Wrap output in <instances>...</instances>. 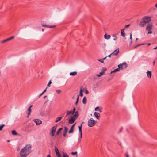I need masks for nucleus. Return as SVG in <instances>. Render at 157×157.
Returning a JSON list of instances; mask_svg holds the SVG:
<instances>
[{"instance_id": "nucleus-43", "label": "nucleus", "mask_w": 157, "mask_h": 157, "mask_svg": "<svg viewBox=\"0 0 157 157\" xmlns=\"http://www.w3.org/2000/svg\"><path fill=\"white\" fill-rule=\"evenodd\" d=\"M14 38V36H12L10 38H8L9 41L13 39Z\"/></svg>"}, {"instance_id": "nucleus-34", "label": "nucleus", "mask_w": 157, "mask_h": 157, "mask_svg": "<svg viewBox=\"0 0 157 157\" xmlns=\"http://www.w3.org/2000/svg\"><path fill=\"white\" fill-rule=\"evenodd\" d=\"M107 70V69L105 67H103L102 70V71L104 73L105 71H106Z\"/></svg>"}, {"instance_id": "nucleus-31", "label": "nucleus", "mask_w": 157, "mask_h": 157, "mask_svg": "<svg viewBox=\"0 0 157 157\" xmlns=\"http://www.w3.org/2000/svg\"><path fill=\"white\" fill-rule=\"evenodd\" d=\"M9 41L8 38L7 39H5L4 40H3V41H2L1 43H5L7 41Z\"/></svg>"}, {"instance_id": "nucleus-21", "label": "nucleus", "mask_w": 157, "mask_h": 157, "mask_svg": "<svg viewBox=\"0 0 157 157\" xmlns=\"http://www.w3.org/2000/svg\"><path fill=\"white\" fill-rule=\"evenodd\" d=\"M86 96H84L82 100V102L83 104H85L86 103Z\"/></svg>"}, {"instance_id": "nucleus-53", "label": "nucleus", "mask_w": 157, "mask_h": 157, "mask_svg": "<svg viewBox=\"0 0 157 157\" xmlns=\"http://www.w3.org/2000/svg\"><path fill=\"white\" fill-rule=\"evenodd\" d=\"M43 94V93L42 92L39 96V98H40Z\"/></svg>"}, {"instance_id": "nucleus-45", "label": "nucleus", "mask_w": 157, "mask_h": 157, "mask_svg": "<svg viewBox=\"0 0 157 157\" xmlns=\"http://www.w3.org/2000/svg\"><path fill=\"white\" fill-rule=\"evenodd\" d=\"M117 37L116 36H114V38L113 39V40H117Z\"/></svg>"}, {"instance_id": "nucleus-56", "label": "nucleus", "mask_w": 157, "mask_h": 157, "mask_svg": "<svg viewBox=\"0 0 157 157\" xmlns=\"http://www.w3.org/2000/svg\"><path fill=\"white\" fill-rule=\"evenodd\" d=\"M78 101H76V102H75V105H77V103H78Z\"/></svg>"}, {"instance_id": "nucleus-55", "label": "nucleus", "mask_w": 157, "mask_h": 157, "mask_svg": "<svg viewBox=\"0 0 157 157\" xmlns=\"http://www.w3.org/2000/svg\"><path fill=\"white\" fill-rule=\"evenodd\" d=\"M107 57V56H106V57H105V58H102L103 60H104Z\"/></svg>"}, {"instance_id": "nucleus-62", "label": "nucleus", "mask_w": 157, "mask_h": 157, "mask_svg": "<svg viewBox=\"0 0 157 157\" xmlns=\"http://www.w3.org/2000/svg\"><path fill=\"white\" fill-rule=\"evenodd\" d=\"M151 44V43H148V44H147V45H150Z\"/></svg>"}, {"instance_id": "nucleus-61", "label": "nucleus", "mask_w": 157, "mask_h": 157, "mask_svg": "<svg viewBox=\"0 0 157 157\" xmlns=\"http://www.w3.org/2000/svg\"><path fill=\"white\" fill-rule=\"evenodd\" d=\"M155 6L156 8H157V3L155 5Z\"/></svg>"}, {"instance_id": "nucleus-17", "label": "nucleus", "mask_w": 157, "mask_h": 157, "mask_svg": "<svg viewBox=\"0 0 157 157\" xmlns=\"http://www.w3.org/2000/svg\"><path fill=\"white\" fill-rule=\"evenodd\" d=\"M151 71H148L147 72V76L149 78H150L151 77Z\"/></svg>"}, {"instance_id": "nucleus-19", "label": "nucleus", "mask_w": 157, "mask_h": 157, "mask_svg": "<svg viewBox=\"0 0 157 157\" xmlns=\"http://www.w3.org/2000/svg\"><path fill=\"white\" fill-rule=\"evenodd\" d=\"M75 114L73 117H74L75 118H76L78 117L79 116L78 113V111H77L75 112Z\"/></svg>"}, {"instance_id": "nucleus-27", "label": "nucleus", "mask_w": 157, "mask_h": 157, "mask_svg": "<svg viewBox=\"0 0 157 157\" xmlns=\"http://www.w3.org/2000/svg\"><path fill=\"white\" fill-rule=\"evenodd\" d=\"M63 128H60L59 129L58 131H57V132H56V135H58L59 134V133L60 131H61V130H63Z\"/></svg>"}, {"instance_id": "nucleus-47", "label": "nucleus", "mask_w": 157, "mask_h": 157, "mask_svg": "<svg viewBox=\"0 0 157 157\" xmlns=\"http://www.w3.org/2000/svg\"><path fill=\"white\" fill-rule=\"evenodd\" d=\"M113 54H112V53H111V54H110V55H109L107 56L108 57H110L112 56H113Z\"/></svg>"}, {"instance_id": "nucleus-8", "label": "nucleus", "mask_w": 157, "mask_h": 157, "mask_svg": "<svg viewBox=\"0 0 157 157\" xmlns=\"http://www.w3.org/2000/svg\"><path fill=\"white\" fill-rule=\"evenodd\" d=\"M56 128L57 127L56 126H54L52 128L51 130V135L52 136H54Z\"/></svg>"}, {"instance_id": "nucleus-11", "label": "nucleus", "mask_w": 157, "mask_h": 157, "mask_svg": "<svg viewBox=\"0 0 157 157\" xmlns=\"http://www.w3.org/2000/svg\"><path fill=\"white\" fill-rule=\"evenodd\" d=\"M76 119L74 117H72L69 121V122L70 124H73L75 121V120Z\"/></svg>"}, {"instance_id": "nucleus-49", "label": "nucleus", "mask_w": 157, "mask_h": 157, "mask_svg": "<svg viewBox=\"0 0 157 157\" xmlns=\"http://www.w3.org/2000/svg\"><path fill=\"white\" fill-rule=\"evenodd\" d=\"M79 96H78V97H77V98L76 101H79Z\"/></svg>"}, {"instance_id": "nucleus-57", "label": "nucleus", "mask_w": 157, "mask_h": 157, "mask_svg": "<svg viewBox=\"0 0 157 157\" xmlns=\"http://www.w3.org/2000/svg\"><path fill=\"white\" fill-rule=\"evenodd\" d=\"M129 155L128 154H127L126 156V157H129Z\"/></svg>"}, {"instance_id": "nucleus-9", "label": "nucleus", "mask_w": 157, "mask_h": 157, "mask_svg": "<svg viewBox=\"0 0 157 157\" xmlns=\"http://www.w3.org/2000/svg\"><path fill=\"white\" fill-rule=\"evenodd\" d=\"M55 151L56 155L57 157H62L58 149L56 148V146L55 147Z\"/></svg>"}, {"instance_id": "nucleus-44", "label": "nucleus", "mask_w": 157, "mask_h": 157, "mask_svg": "<svg viewBox=\"0 0 157 157\" xmlns=\"http://www.w3.org/2000/svg\"><path fill=\"white\" fill-rule=\"evenodd\" d=\"M14 38V36H12L10 38H8L9 41L13 39Z\"/></svg>"}, {"instance_id": "nucleus-28", "label": "nucleus", "mask_w": 157, "mask_h": 157, "mask_svg": "<svg viewBox=\"0 0 157 157\" xmlns=\"http://www.w3.org/2000/svg\"><path fill=\"white\" fill-rule=\"evenodd\" d=\"M67 114L66 116H67L70 115L71 114H72V111H67Z\"/></svg>"}, {"instance_id": "nucleus-52", "label": "nucleus", "mask_w": 157, "mask_h": 157, "mask_svg": "<svg viewBox=\"0 0 157 157\" xmlns=\"http://www.w3.org/2000/svg\"><path fill=\"white\" fill-rule=\"evenodd\" d=\"M85 93H86V94H88L89 92H88V91L87 90H86V91Z\"/></svg>"}, {"instance_id": "nucleus-40", "label": "nucleus", "mask_w": 157, "mask_h": 157, "mask_svg": "<svg viewBox=\"0 0 157 157\" xmlns=\"http://www.w3.org/2000/svg\"><path fill=\"white\" fill-rule=\"evenodd\" d=\"M130 39L131 40L130 43H132V34H131V33L130 35Z\"/></svg>"}, {"instance_id": "nucleus-63", "label": "nucleus", "mask_w": 157, "mask_h": 157, "mask_svg": "<svg viewBox=\"0 0 157 157\" xmlns=\"http://www.w3.org/2000/svg\"><path fill=\"white\" fill-rule=\"evenodd\" d=\"M46 97H47V96H46V95L44 97V98H45Z\"/></svg>"}, {"instance_id": "nucleus-58", "label": "nucleus", "mask_w": 157, "mask_h": 157, "mask_svg": "<svg viewBox=\"0 0 157 157\" xmlns=\"http://www.w3.org/2000/svg\"><path fill=\"white\" fill-rule=\"evenodd\" d=\"M122 128H121L120 129V132H121L122 131Z\"/></svg>"}, {"instance_id": "nucleus-4", "label": "nucleus", "mask_w": 157, "mask_h": 157, "mask_svg": "<svg viewBox=\"0 0 157 157\" xmlns=\"http://www.w3.org/2000/svg\"><path fill=\"white\" fill-rule=\"evenodd\" d=\"M146 24L145 21L143 17L139 24V25L141 27H144Z\"/></svg>"}, {"instance_id": "nucleus-42", "label": "nucleus", "mask_w": 157, "mask_h": 157, "mask_svg": "<svg viewBox=\"0 0 157 157\" xmlns=\"http://www.w3.org/2000/svg\"><path fill=\"white\" fill-rule=\"evenodd\" d=\"M99 107L97 106L95 108L94 110L95 111H97L99 109Z\"/></svg>"}, {"instance_id": "nucleus-24", "label": "nucleus", "mask_w": 157, "mask_h": 157, "mask_svg": "<svg viewBox=\"0 0 157 157\" xmlns=\"http://www.w3.org/2000/svg\"><path fill=\"white\" fill-rule=\"evenodd\" d=\"M110 37L111 36L110 35H107L106 34H105L104 35V38L106 39H109Z\"/></svg>"}, {"instance_id": "nucleus-54", "label": "nucleus", "mask_w": 157, "mask_h": 157, "mask_svg": "<svg viewBox=\"0 0 157 157\" xmlns=\"http://www.w3.org/2000/svg\"><path fill=\"white\" fill-rule=\"evenodd\" d=\"M153 66H154L155 65V60H154L153 62Z\"/></svg>"}, {"instance_id": "nucleus-23", "label": "nucleus", "mask_w": 157, "mask_h": 157, "mask_svg": "<svg viewBox=\"0 0 157 157\" xmlns=\"http://www.w3.org/2000/svg\"><path fill=\"white\" fill-rule=\"evenodd\" d=\"M77 74V72L76 71H74L72 72H71L70 73V75L71 76H74Z\"/></svg>"}, {"instance_id": "nucleus-7", "label": "nucleus", "mask_w": 157, "mask_h": 157, "mask_svg": "<svg viewBox=\"0 0 157 157\" xmlns=\"http://www.w3.org/2000/svg\"><path fill=\"white\" fill-rule=\"evenodd\" d=\"M33 121L37 125H40L42 123V121L38 119H34Z\"/></svg>"}, {"instance_id": "nucleus-10", "label": "nucleus", "mask_w": 157, "mask_h": 157, "mask_svg": "<svg viewBox=\"0 0 157 157\" xmlns=\"http://www.w3.org/2000/svg\"><path fill=\"white\" fill-rule=\"evenodd\" d=\"M83 123V122H82V123L80 125L78 126L79 131L80 135V138H82V127Z\"/></svg>"}, {"instance_id": "nucleus-48", "label": "nucleus", "mask_w": 157, "mask_h": 157, "mask_svg": "<svg viewBox=\"0 0 157 157\" xmlns=\"http://www.w3.org/2000/svg\"><path fill=\"white\" fill-rule=\"evenodd\" d=\"M130 25V24H128V25H125V27L127 28V27H128Z\"/></svg>"}, {"instance_id": "nucleus-41", "label": "nucleus", "mask_w": 157, "mask_h": 157, "mask_svg": "<svg viewBox=\"0 0 157 157\" xmlns=\"http://www.w3.org/2000/svg\"><path fill=\"white\" fill-rule=\"evenodd\" d=\"M98 60L101 62V63H104V60L103 59H98Z\"/></svg>"}, {"instance_id": "nucleus-16", "label": "nucleus", "mask_w": 157, "mask_h": 157, "mask_svg": "<svg viewBox=\"0 0 157 157\" xmlns=\"http://www.w3.org/2000/svg\"><path fill=\"white\" fill-rule=\"evenodd\" d=\"M94 114L95 117H96L98 119H99V117L100 115L99 113L96 112H95Z\"/></svg>"}, {"instance_id": "nucleus-35", "label": "nucleus", "mask_w": 157, "mask_h": 157, "mask_svg": "<svg viewBox=\"0 0 157 157\" xmlns=\"http://www.w3.org/2000/svg\"><path fill=\"white\" fill-rule=\"evenodd\" d=\"M63 157H69V156L67 154L64 153Z\"/></svg>"}, {"instance_id": "nucleus-12", "label": "nucleus", "mask_w": 157, "mask_h": 157, "mask_svg": "<svg viewBox=\"0 0 157 157\" xmlns=\"http://www.w3.org/2000/svg\"><path fill=\"white\" fill-rule=\"evenodd\" d=\"M76 124V123L73 124L71 127L70 130H69L68 133H72L73 132V128L74 127Z\"/></svg>"}, {"instance_id": "nucleus-29", "label": "nucleus", "mask_w": 157, "mask_h": 157, "mask_svg": "<svg viewBox=\"0 0 157 157\" xmlns=\"http://www.w3.org/2000/svg\"><path fill=\"white\" fill-rule=\"evenodd\" d=\"M104 73L103 72H101L99 73V74H97V76L98 77H99L102 75Z\"/></svg>"}, {"instance_id": "nucleus-33", "label": "nucleus", "mask_w": 157, "mask_h": 157, "mask_svg": "<svg viewBox=\"0 0 157 157\" xmlns=\"http://www.w3.org/2000/svg\"><path fill=\"white\" fill-rule=\"evenodd\" d=\"M5 126V124H2L1 125H0V131H1L3 127Z\"/></svg>"}, {"instance_id": "nucleus-60", "label": "nucleus", "mask_w": 157, "mask_h": 157, "mask_svg": "<svg viewBox=\"0 0 157 157\" xmlns=\"http://www.w3.org/2000/svg\"><path fill=\"white\" fill-rule=\"evenodd\" d=\"M157 48V46L155 48H154V49H156Z\"/></svg>"}, {"instance_id": "nucleus-15", "label": "nucleus", "mask_w": 157, "mask_h": 157, "mask_svg": "<svg viewBox=\"0 0 157 157\" xmlns=\"http://www.w3.org/2000/svg\"><path fill=\"white\" fill-rule=\"evenodd\" d=\"M41 25L43 27H48L49 28H54L56 26V25L49 26V25H46L45 24H42Z\"/></svg>"}, {"instance_id": "nucleus-32", "label": "nucleus", "mask_w": 157, "mask_h": 157, "mask_svg": "<svg viewBox=\"0 0 157 157\" xmlns=\"http://www.w3.org/2000/svg\"><path fill=\"white\" fill-rule=\"evenodd\" d=\"M56 91L58 94H59L62 91L61 90H56Z\"/></svg>"}, {"instance_id": "nucleus-50", "label": "nucleus", "mask_w": 157, "mask_h": 157, "mask_svg": "<svg viewBox=\"0 0 157 157\" xmlns=\"http://www.w3.org/2000/svg\"><path fill=\"white\" fill-rule=\"evenodd\" d=\"M98 111L100 112H102V108H101V109H99L98 110Z\"/></svg>"}, {"instance_id": "nucleus-1", "label": "nucleus", "mask_w": 157, "mask_h": 157, "mask_svg": "<svg viewBox=\"0 0 157 157\" xmlns=\"http://www.w3.org/2000/svg\"><path fill=\"white\" fill-rule=\"evenodd\" d=\"M31 146L30 144H27L24 148L21 149L20 152L21 157H26L30 152Z\"/></svg>"}, {"instance_id": "nucleus-22", "label": "nucleus", "mask_w": 157, "mask_h": 157, "mask_svg": "<svg viewBox=\"0 0 157 157\" xmlns=\"http://www.w3.org/2000/svg\"><path fill=\"white\" fill-rule=\"evenodd\" d=\"M12 134L13 135H18V134L16 132L15 130L12 131Z\"/></svg>"}, {"instance_id": "nucleus-2", "label": "nucleus", "mask_w": 157, "mask_h": 157, "mask_svg": "<svg viewBox=\"0 0 157 157\" xmlns=\"http://www.w3.org/2000/svg\"><path fill=\"white\" fill-rule=\"evenodd\" d=\"M96 121L93 119L92 118H90L88 121V125L90 127H92L95 124Z\"/></svg>"}, {"instance_id": "nucleus-25", "label": "nucleus", "mask_w": 157, "mask_h": 157, "mask_svg": "<svg viewBox=\"0 0 157 157\" xmlns=\"http://www.w3.org/2000/svg\"><path fill=\"white\" fill-rule=\"evenodd\" d=\"M62 117H57L55 121V122H57L59 121L62 118Z\"/></svg>"}, {"instance_id": "nucleus-30", "label": "nucleus", "mask_w": 157, "mask_h": 157, "mask_svg": "<svg viewBox=\"0 0 157 157\" xmlns=\"http://www.w3.org/2000/svg\"><path fill=\"white\" fill-rule=\"evenodd\" d=\"M79 95L81 96H83V93L82 91V89H80V92H79Z\"/></svg>"}, {"instance_id": "nucleus-46", "label": "nucleus", "mask_w": 157, "mask_h": 157, "mask_svg": "<svg viewBox=\"0 0 157 157\" xmlns=\"http://www.w3.org/2000/svg\"><path fill=\"white\" fill-rule=\"evenodd\" d=\"M148 32L147 33V34H151L152 33V32L151 31H148Z\"/></svg>"}, {"instance_id": "nucleus-64", "label": "nucleus", "mask_w": 157, "mask_h": 157, "mask_svg": "<svg viewBox=\"0 0 157 157\" xmlns=\"http://www.w3.org/2000/svg\"><path fill=\"white\" fill-rule=\"evenodd\" d=\"M7 141L8 142H9L10 141V140H7Z\"/></svg>"}, {"instance_id": "nucleus-3", "label": "nucleus", "mask_w": 157, "mask_h": 157, "mask_svg": "<svg viewBox=\"0 0 157 157\" xmlns=\"http://www.w3.org/2000/svg\"><path fill=\"white\" fill-rule=\"evenodd\" d=\"M118 67L120 70L122 69L123 68H126L127 67V64L125 62L124 63L122 64L118 65Z\"/></svg>"}, {"instance_id": "nucleus-59", "label": "nucleus", "mask_w": 157, "mask_h": 157, "mask_svg": "<svg viewBox=\"0 0 157 157\" xmlns=\"http://www.w3.org/2000/svg\"><path fill=\"white\" fill-rule=\"evenodd\" d=\"M47 157H51V156L49 155H48L47 156Z\"/></svg>"}, {"instance_id": "nucleus-26", "label": "nucleus", "mask_w": 157, "mask_h": 157, "mask_svg": "<svg viewBox=\"0 0 157 157\" xmlns=\"http://www.w3.org/2000/svg\"><path fill=\"white\" fill-rule=\"evenodd\" d=\"M120 70L119 69V68H116V69H114V70L112 71L111 72V73H113V72H115L119 71Z\"/></svg>"}, {"instance_id": "nucleus-39", "label": "nucleus", "mask_w": 157, "mask_h": 157, "mask_svg": "<svg viewBox=\"0 0 157 157\" xmlns=\"http://www.w3.org/2000/svg\"><path fill=\"white\" fill-rule=\"evenodd\" d=\"M75 108H74L73 109V111H72V114H73L75 113Z\"/></svg>"}, {"instance_id": "nucleus-38", "label": "nucleus", "mask_w": 157, "mask_h": 157, "mask_svg": "<svg viewBox=\"0 0 157 157\" xmlns=\"http://www.w3.org/2000/svg\"><path fill=\"white\" fill-rule=\"evenodd\" d=\"M77 152L76 151L75 152H72L71 153V154L73 155H77Z\"/></svg>"}, {"instance_id": "nucleus-36", "label": "nucleus", "mask_w": 157, "mask_h": 157, "mask_svg": "<svg viewBox=\"0 0 157 157\" xmlns=\"http://www.w3.org/2000/svg\"><path fill=\"white\" fill-rule=\"evenodd\" d=\"M145 44H138L137 45H136V46H135L134 47V48H137V47H138V46H139L140 45H144Z\"/></svg>"}, {"instance_id": "nucleus-6", "label": "nucleus", "mask_w": 157, "mask_h": 157, "mask_svg": "<svg viewBox=\"0 0 157 157\" xmlns=\"http://www.w3.org/2000/svg\"><path fill=\"white\" fill-rule=\"evenodd\" d=\"M153 28V25L152 23L148 24L146 26V29L147 31H151Z\"/></svg>"}, {"instance_id": "nucleus-51", "label": "nucleus", "mask_w": 157, "mask_h": 157, "mask_svg": "<svg viewBox=\"0 0 157 157\" xmlns=\"http://www.w3.org/2000/svg\"><path fill=\"white\" fill-rule=\"evenodd\" d=\"M47 89V88H46L44 90V91L42 92V93L44 94V92H45L46 91V89Z\"/></svg>"}, {"instance_id": "nucleus-14", "label": "nucleus", "mask_w": 157, "mask_h": 157, "mask_svg": "<svg viewBox=\"0 0 157 157\" xmlns=\"http://www.w3.org/2000/svg\"><path fill=\"white\" fill-rule=\"evenodd\" d=\"M64 131L63 132V136L64 137H65L66 136V134L67 132V131L68 130V128H67L66 127H64Z\"/></svg>"}, {"instance_id": "nucleus-37", "label": "nucleus", "mask_w": 157, "mask_h": 157, "mask_svg": "<svg viewBox=\"0 0 157 157\" xmlns=\"http://www.w3.org/2000/svg\"><path fill=\"white\" fill-rule=\"evenodd\" d=\"M51 83H52L51 81V80H50L49 81L48 84L47 85V86L49 87H50V85L51 84Z\"/></svg>"}, {"instance_id": "nucleus-20", "label": "nucleus", "mask_w": 157, "mask_h": 157, "mask_svg": "<svg viewBox=\"0 0 157 157\" xmlns=\"http://www.w3.org/2000/svg\"><path fill=\"white\" fill-rule=\"evenodd\" d=\"M32 105L31 106H30L28 109L27 111H29L28 113V117L30 115V112L31 111V108L32 107Z\"/></svg>"}, {"instance_id": "nucleus-5", "label": "nucleus", "mask_w": 157, "mask_h": 157, "mask_svg": "<svg viewBox=\"0 0 157 157\" xmlns=\"http://www.w3.org/2000/svg\"><path fill=\"white\" fill-rule=\"evenodd\" d=\"M146 23H148L150 22L151 21V18L150 17L147 16H144L143 17Z\"/></svg>"}, {"instance_id": "nucleus-18", "label": "nucleus", "mask_w": 157, "mask_h": 157, "mask_svg": "<svg viewBox=\"0 0 157 157\" xmlns=\"http://www.w3.org/2000/svg\"><path fill=\"white\" fill-rule=\"evenodd\" d=\"M121 35L123 37H124L125 33H124V29H122L121 30Z\"/></svg>"}, {"instance_id": "nucleus-13", "label": "nucleus", "mask_w": 157, "mask_h": 157, "mask_svg": "<svg viewBox=\"0 0 157 157\" xmlns=\"http://www.w3.org/2000/svg\"><path fill=\"white\" fill-rule=\"evenodd\" d=\"M119 49L117 48L113 52H112V54H113V55L117 56L119 53Z\"/></svg>"}]
</instances>
